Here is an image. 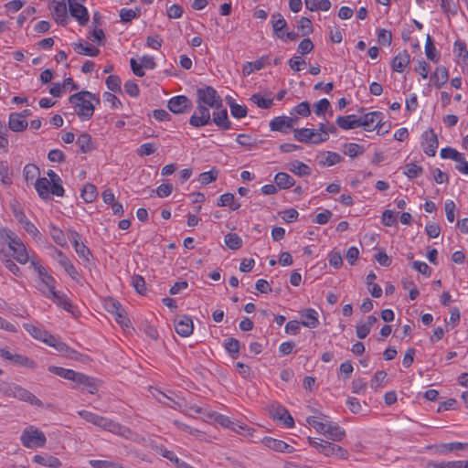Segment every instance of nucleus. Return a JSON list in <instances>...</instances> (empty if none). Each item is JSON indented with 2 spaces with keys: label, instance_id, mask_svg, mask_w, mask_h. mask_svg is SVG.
Returning a JSON list of instances; mask_svg holds the SVG:
<instances>
[{
  "label": "nucleus",
  "instance_id": "obj_1",
  "mask_svg": "<svg viewBox=\"0 0 468 468\" xmlns=\"http://www.w3.org/2000/svg\"><path fill=\"white\" fill-rule=\"evenodd\" d=\"M197 110L189 119V124L199 128L210 122L208 107L219 110L222 108V100L213 87L204 86L197 90Z\"/></svg>",
  "mask_w": 468,
  "mask_h": 468
},
{
  "label": "nucleus",
  "instance_id": "obj_2",
  "mask_svg": "<svg viewBox=\"0 0 468 468\" xmlns=\"http://www.w3.org/2000/svg\"><path fill=\"white\" fill-rule=\"evenodd\" d=\"M5 247L12 251L11 256L20 264H26L30 260L27 247L22 239L7 228L0 229V254L5 253Z\"/></svg>",
  "mask_w": 468,
  "mask_h": 468
},
{
  "label": "nucleus",
  "instance_id": "obj_3",
  "mask_svg": "<svg viewBox=\"0 0 468 468\" xmlns=\"http://www.w3.org/2000/svg\"><path fill=\"white\" fill-rule=\"evenodd\" d=\"M69 101L74 106L76 114L82 121L90 120L93 116L95 105L101 102L99 97L88 90L70 95Z\"/></svg>",
  "mask_w": 468,
  "mask_h": 468
},
{
  "label": "nucleus",
  "instance_id": "obj_4",
  "mask_svg": "<svg viewBox=\"0 0 468 468\" xmlns=\"http://www.w3.org/2000/svg\"><path fill=\"white\" fill-rule=\"evenodd\" d=\"M3 393L9 398H16L22 401L28 402L31 405L42 407V401L27 388L17 384H8Z\"/></svg>",
  "mask_w": 468,
  "mask_h": 468
},
{
  "label": "nucleus",
  "instance_id": "obj_5",
  "mask_svg": "<svg viewBox=\"0 0 468 468\" xmlns=\"http://www.w3.org/2000/svg\"><path fill=\"white\" fill-rule=\"evenodd\" d=\"M0 356L4 360L10 362L15 367L31 370H35L37 367V363L33 358L23 354L13 353L6 347L0 348Z\"/></svg>",
  "mask_w": 468,
  "mask_h": 468
},
{
  "label": "nucleus",
  "instance_id": "obj_6",
  "mask_svg": "<svg viewBox=\"0 0 468 468\" xmlns=\"http://www.w3.org/2000/svg\"><path fill=\"white\" fill-rule=\"evenodd\" d=\"M20 440L22 444L29 449L43 447L47 442L44 432L33 426L23 431Z\"/></svg>",
  "mask_w": 468,
  "mask_h": 468
},
{
  "label": "nucleus",
  "instance_id": "obj_7",
  "mask_svg": "<svg viewBox=\"0 0 468 468\" xmlns=\"http://www.w3.org/2000/svg\"><path fill=\"white\" fill-rule=\"evenodd\" d=\"M30 263L38 274L39 282L37 284V289L42 292V294L55 289L56 281L50 274H48L46 269L35 258L31 259Z\"/></svg>",
  "mask_w": 468,
  "mask_h": 468
},
{
  "label": "nucleus",
  "instance_id": "obj_8",
  "mask_svg": "<svg viewBox=\"0 0 468 468\" xmlns=\"http://www.w3.org/2000/svg\"><path fill=\"white\" fill-rule=\"evenodd\" d=\"M168 109L176 114H183L193 108L192 101L185 95H177L167 102Z\"/></svg>",
  "mask_w": 468,
  "mask_h": 468
},
{
  "label": "nucleus",
  "instance_id": "obj_9",
  "mask_svg": "<svg viewBox=\"0 0 468 468\" xmlns=\"http://www.w3.org/2000/svg\"><path fill=\"white\" fill-rule=\"evenodd\" d=\"M14 217L23 226V229L33 237L34 239H40L41 233L37 228L26 217L24 211L19 208L13 209Z\"/></svg>",
  "mask_w": 468,
  "mask_h": 468
},
{
  "label": "nucleus",
  "instance_id": "obj_10",
  "mask_svg": "<svg viewBox=\"0 0 468 468\" xmlns=\"http://www.w3.org/2000/svg\"><path fill=\"white\" fill-rule=\"evenodd\" d=\"M52 257L73 280L78 281L79 272L70 260L61 250L53 247Z\"/></svg>",
  "mask_w": 468,
  "mask_h": 468
},
{
  "label": "nucleus",
  "instance_id": "obj_11",
  "mask_svg": "<svg viewBox=\"0 0 468 468\" xmlns=\"http://www.w3.org/2000/svg\"><path fill=\"white\" fill-rule=\"evenodd\" d=\"M69 239L72 242L74 250L78 256L84 261L89 262L91 252L90 249L82 242H80V237L77 231H70Z\"/></svg>",
  "mask_w": 468,
  "mask_h": 468
},
{
  "label": "nucleus",
  "instance_id": "obj_12",
  "mask_svg": "<svg viewBox=\"0 0 468 468\" xmlns=\"http://www.w3.org/2000/svg\"><path fill=\"white\" fill-rule=\"evenodd\" d=\"M421 137L424 153L429 156H434L439 145L437 134L431 129L424 132Z\"/></svg>",
  "mask_w": 468,
  "mask_h": 468
},
{
  "label": "nucleus",
  "instance_id": "obj_13",
  "mask_svg": "<svg viewBox=\"0 0 468 468\" xmlns=\"http://www.w3.org/2000/svg\"><path fill=\"white\" fill-rule=\"evenodd\" d=\"M193 321L189 316L179 315L176 318L175 330L179 335L187 337L193 333Z\"/></svg>",
  "mask_w": 468,
  "mask_h": 468
},
{
  "label": "nucleus",
  "instance_id": "obj_14",
  "mask_svg": "<svg viewBox=\"0 0 468 468\" xmlns=\"http://www.w3.org/2000/svg\"><path fill=\"white\" fill-rule=\"evenodd\" d=\"M53 19L61 26H66L69 22L67 15V5L65 0H54L52 6Z\"/></svg>",
  "mask_w": 468,
  "mask_h": 468
},
{
  "label": "nucleus",
  "instance_id": "obj_15",
  "mask_svg": "<svg viewBox=\"0 0 468 468\" xmlns=\"http://www.w3.org/2000/svg\"><path fill=\"white\" fill-rule=\"evenodd\" d=\"M43 295L46 296L47 298H51L57 305L63 308L67 312L73 313V305L71 303V301L63 292L52 289L51 292H46Z\"/></svg>",
  "mask_w": 468,
  "mask_h": 468
},
{
  "label": "nucleus",
  "instance_id": "obj_16",
  "mask_svg": "<svg viewBox=\"0 0 468 468\" xmlns=\"http://www.w3.org/2000/svg\"><path fill=\"white\" fill-rule=\"evenodd\" d=\"M69 10L70 15L77 19L80 25L85 26L89 22V13L87 8L79 2H70L69 4Z\"/></svg>",
  "mask_w": 468,
  "mask_h": 468
},
{
  "label": "nucleus",
  "instance_id": "obj_17",
  "mask_svg": "<svg viewBox=\"0 0 468 468\" xmlns=\"http://www.w3.org/2000/svg\"><path fill=\"white\" fill-rule=\"evenodd\" d=\"M359 127L363 126L367 132L375 131V124L383 120V113L380 112H370L364 116L358 117Z\"/></svg>",
  "mask_w": 468,
  "mask_h": 468
},
{
  "label": "nucleus",
  "instance_id": "obj_18",
  "mask_svg": "<svg viewBox=\"0 0 468 468\" xmlns=\"http://www.w3.org/2000/svg\"><path fill=\"white\" fill-rule=\"evenodd\" d=\"M295 121L296 119L288 116L275 117L270 122V128L271 131L286 133L292 128Z\"/></svg>",
  "mask_w": 468,
  "mask_h": 468
},
{
  "label": "nucleus",
  "instance_id": "obj_19",
  "mask_svg": "<svg viewBox=\"0 0 468 468\" xmlns=\"http://www.w3.org/2000/svg\"><path fill=\"white\" fill-rule=\"evenodd\" d=\"M262 443L269 449L279 452L291 453L294 451V448L283 441L274 439L271 437H265L262 440Z\"/></svg>",
  "mask_w": 468,
  "mask_h": 468
},
{
  "label": "nucleus",
  "instance_id": "obj_20",
  "mask_svg": "<svg viewBox=\"0 0 468 468\" xmlns=\"http://www.w3.org/2000/svg\"><path fill=\"white\" fill-rule=\"evenodd\" d=\"M271 414L274 420H280L287 428L294 426V420L290 412L282 406H273Z\"/></svg>",
  "mask_w": 468,
  "mask_h": 468
},
{
  "label": "nucleus",
  "instance_id": "obj_21",
  "mask_svg": "<svg viewBox=\"0 0 468 468\" xmlns=\"http://www.w3.org/2000/svg\"><path fill=\"white\" fill-rule=\"evenodd\" d=\"M103 429L130 440L133 439V435L134 434L133 431L128 427L109 419H107L105 427Z\"/></svg>",
  "mask_w": 468,
  "mask_h": 468
},
{
  "label": "nucleus",
  "instance_id": "obj_22",
  "mask_svg": "<svg viewBox=\"0 0 468 468\" xmlns=\"http://www.w3.org/2000/svg\"><path fill=\"white\" fill-rule=\"evenodd\" d=\"M73 382L86 388L87 391L90 394H95L98 391V384L95 378H90L83 373L77 372Z\"/></svg>",
  "mask_w": 468,
  "mask_h": 468
},
{
  "label": "nucleus",
  "instance_id": "obj_23",
  "mask_svg": "<svg viewBox=\"0 0 468 468\" xmlns=\"http://www.w3.org/2000/svg\"><path fill=\"white\" fill-rule=\"evenodd\" d=\"M28 126V122L18 115V112H11L8 118V128L15 132L20 133L25 131Z\"/></svg>",
  "mask_w": 468,
  "mask_h": 468
},
{
  "label": "nucleus",
  "instance_id": "obj_24",
  "mask_svg": "<svg viewBox=\"0 0 468 468\" xmlns=\"http://www.w3.org/2000/svg\"><path fill=\"white\" fill-rule=\"evenodd\" d=\"M410 56L407 50H403L396 55L391 61L392 70L396 72H402L404 69L410 64Z\"/></svg>",
  "mask_w": 468,
  "mask_h": 468
},
{
  "label": "nucleus",
  "instance_id": "obj_25",
  "mask_svg": "<svg viewBox=\"0 0 468 468\" xmlns=\"http://www.w3.org/2000/svg\"><path fill=\"white\" fill-rule=\"evenodd\" d=\"M271 24L274 35L284 40L283 29L287 27V22L280 13H274L271 15Z\"/></svg>",
  "mask_w": 468,
  "mask_h": 468
},
{
  "label": "nucleus",
  "instance_id": "obj_26",
  "mask_svg": "<svg viewBox=\"0 0 468 468\" xmlns=\"http://www.w3.org/2000/svg\"><path fill=\"white\" fill-rule=\"evenodd\" d=\"M328 439L340 441L346 435V432L336 423L327 422L325 431L323 433Z\"/></svg>",
  "mask_w": 468,
  "mask_h": 468
},
{
  "label": "nucleus",
  "instance_id": "obj_27",
  "mask_svg": "<svg viewBox=\"0 0 468 468\" xmlns=\"http://www.w3.org/2000/svg\"><path fill=\"white\" fill-rule=\"evenodd\" d=\"M335 122L343 130H349L359 127L358 117L355 114L338 116Z\"/></svg>",
  "mask_w": 468,
  "mask_h": 468
},
{
  "label": "nucleus",
  "instance_id": "obj_28",
  "mask_svg": "<svg viewBox=\"0 0 468 468\" xmlns=\"http://www.w3.org/2000/svg\"><path fill=\"white\" fill-rule=\"evenodd\" d=\"M304 320L302 321V325L308 328H315L319 324L318 314L313 308H308L301 313Z\"/></svg>",
  "mask_w": 468,
  "mask_h": 468
},
{
  "label": "nucleus",
  "instance_id": "obj_29",
  "mask_svg": "<svg viewBox=\"0 0 468 468\" xmlns=\"http://www.w3.org/2000/svg\"><path fill=\"white\" fill-rule=\"evenodd\" d=\"M213 122L222 130H229L231 128V122L228 117V112L226 109H221L218 112H213Z\"/></svg>",
  "mask_w": 468,
  "mask_h": 468
},
{
  "label": "nucleus",
  "instance_id": "obj_30",
  "mask_svg": "<svg viewBox=\"0 0 468 468\" xmlns=\"http://www.w3.org/2000/svg\"><path fill=\"white\" fill-rule=\"evenodd\" d=\"M448 70L445 67H437L431 76V80L437 88H441L448 80Z\"/></svg>",
  "mask_w": 468,
  "mask_h": 468
},
{
  "label": "nucleus",
  "instance_id": "obj_31",
  "mask_svg": "<svg viewBox=\"0 0 468 468\" xmlns=\"http://www.w3.org/2000/svg\"><path fill=\"white\" fill-rule=\"evenodd\" d=\"M78 414L86 421L90 422L98 427L104 428L107 418L97 415L88 410H80Z\"/></svg>",
  "mask_w": 468,
  "mask_h": 468
},
{
  "label": "nucleus",
  "instance_id": "obj_32",
  "mask_svg": "<svg viewBox=\"0 0 468 468\" xmlns=\"http://www.w3.org/2000/svg\"><path fill=\"white\" fill-rule=\"evenodd\" d=\"M50 181L47 177H38L35 183V188L42 199H49Z\"/></svg>",
  "mask_w": 468,
  "mask_h": 468
},
{
  "label": "nucleus",
  "instance_id": "obj_33",
  "mask_svg": "<svg viewBox=\"0 0 468 468\" xmlns=\"http://www.w3.org/2000/svg\"><path fill=\"white\" fill-rule=\"evenodd\" d=\"M25 330L30 334L34 338L44 342L45 344L48 340V336L51 335L48 332L42 330L31 324H23Z\"/></svg>",
  "mask_w": 468,
  "mask_h": 468
},
{
  "label": "nucleus",
  "instance_id": "obj_34",
  "mask_svg": "<svg viewBox=\"0 0 468 468\" xmlns=\"http://www.w3.org/2000/svg\"><path fill=\"white\" fill-rule=\"evenodd\" d=\"M274 182L280 189H288L295 183L293 177L284 172L277 173L274 176Z\"/></svg>",
  "mask_w": 468,
  "mask_h": 468
},
{
  "label": "nucleus",
  "instance_id": "obj_35",
  "mask_svg": "<svg viewBox=\"0 0 468 468\" xmlns=\"http://www.w3.org/2000/svg\"><path fill=\"white\" fill-rule=\"evenodd\" d=\"M437 450L440 453H446L453 451H467L468 452V442H448L441 443L437 446Z\"/></svg>",
  "mask_w": 468,
  "mask_h": 468
},
{
  "label": "nucleus",
  "instance_id": "obj_36",
  "mask_svg": "<svg viewBox=\"0 0 468 468\" xmlns=\"http://www.w3.org/2000/svg\"><path fill=\"white\" fill-rule=\"evenodd\" d=\"M76 144H78L80 151L82 154H87L95 148L92 143L91 136L87 133H81L78 137Z\"/></svg>",
  "mask_w": 468,
  "mask_h": 468
},
{
  "label": "nucleus",
  "instance_id": "obj_37",
  "mask_svg": "<svg viewBox=\"0 0 468 468\" xmlns=\"http://www.w3.org/2000/svg\"><path fill=\"white\" fill-rule=\"evenodd\" d=\"M33 461L40 465L48 466L51 468H58L61 465V462L58 458L51 455H35Z\"/></svg>",
  "mask_w": 468,
  "mask_h": 468
},
{
  "label": "nucleus",
  "instance_id": "obj_38",
  "mask_svg": "<svg viewBox=\"0 0 468 468\" xmlns=\"http://www.w3.org/2000/svg\"><path fill=\"white\" fill-rule=\"evenodd\" d=\"M72 47L74 51L80 55L96 57L100 54L99 48L88 44L84 45L82 42L74 43L72 44Z\"/></svg>",
  "mask_w": 468,
  "mask_h": 468
},
{
  "label": "nucleus",
  "instance_id": "obj_39",
  "mask_svg": "<svg viewBox=\"0 0 468 468\" xmlns=\"http://www.w3.org/2000/svg\"><path fill=\"white\" fill-rule=\"evenodd\" d=\"M314 135V129L300 128L293 130V137L300 143L312 144V137Z\"/></svg>",
  "mask_w": 468,
  "mask_h": 468
},
{
  "label": "nucleus",
  "instance_id": "obj_40",
  "mask_svg": "<svg viewBox=\"0 0 468 468\" xmlns=\"http://www.w3.org/2000/svg\"><path fill=\"white\" fill-rule=\"evenodd\" d=\"M224 347L233 359H236L239 356L240 343L238 339L234 337H229L225 339Z\"/></svg>",
  "mask_w": 468,
  "mask_h": 468
},
{
  "label": "nucleus",
  "instance_id": "obj_41",
  "mask_svg": "<svg viewBox=\"0 0 468 468\" xmlns=\"http://www.w3.org/2000/svg\"><path fill=\"white\" fill-rule=\"evenodd\" d=\"M80 196L86 203L93 202L98 197L96 186L90 183L85 184L81 190Z\"/></svg>",
  "mask_w": 468,
  "mask_h": 468
},
{
  "label": "nucleus",
  "instance_id": "obj_42",
  "mask_svg": "<svg viewBox=\"0 0 468 468\" xmlns=\"http://www.w3.org/2000/svg\"><path fill=\"white\" fill-rule=\"evenodd\" d=\"M289 169L299 176H308L311 175V168L304 163L298 160L292 162Z\"/></svg>",
  "mask_w": 468,
  "mask_h": 468
},
{
  "label": "nucleus",
  "instance_id": "obj_43",
  "mask_svg": "<svg viewBox=\"0 0 468 468\" xmlns=\"http://www.w3.org/2000/svg\"><path fill=\"white\" fill-rule=\"evenodd\" d=\"M0 176L3 185L11 186L13 184V172L5 161H0Z\"/></svg>",
  "mask_w": 468,
  "mask_h": 468
},
{
  "label": "nucleus",
  "instance_id": "obj_44",
  "mask_svg": "<svg viewBox=\"0 0 468 468\" xmlns=\"http://www.w3.org/2000/svg\"><path fill=\"white\" fill-rule=\"evenodd\" d=\"M48 369L50 373H53L60 378L72 381L74 380L77 374V372L72 369H68L56 366H49Z\"/></svg>",
  "mask_w": 468,
  "mask_h": 468
},
{
  "label": "nucleus",
  "instance_id": "obj_45",
  "mask_svg": "<svg viewBox=\"0 0 468 468\" xmlns=\"http://www.w3.org/2000/svg\"><path fill=\"white\" fill-rule=\"evenodd\" d=\"M160 454L168 459L170 462H172L176 468H194L191 465H189L187 463L180 460L176 457V455L172 451H168L166 449H161Z\"/></svg>",
  "mask_w": 468,
  "mask_h": 468
},
{
  "label": "nucleus",
  "instance_id": "obj_46",
  "mask_svg": "<svg viewBox=\"0 0 468 468\" xmlns=\"http://www.w3.org/2000/svg\"><path fill=\"white\" fill-rule=\"evenodd\" d=\"M425 54L428 59H430L432 62H438L439 60V55L438 51L434 46L433 40L430 35H427L426 37V43H425Z\"/></svg>",
  "mask_w": 468,
  "mask_h": 468
},
{
  "label": "nucleus",
  "instance_id": "obj_47",
  "mask_svg": "<svg viewBox=\"0 0 468 468\" xmlns=\"http://www.w3.org/2000/svg\"><path fill=\"white\" fill-rule=\"evenodd\" d=\"M364 153V147L355 143L344 144V154L351 158H355Z\"/></svg>",
  "mask_w": 468,
  "mask_h": 468
},
{
  "label": "nucleus",
  "instance_id": "obj_48",
  "mask_svg": "<svg viewBox=\"0 0 468 468\" xmlns=\"http://www.w3.org/2000/svg\"><path fill=\"white\" fill-rule=\"evenodd\" d=\"M453 51L457 57L462 58V62L464 65H468V50L464 42L460 40L455 41Z\"/></svg>",
  "mask_w": 468,
  "mask_h": 468
},
{
  "label": "nucleus",
  "instance_id": "obj_49",
  "mask_svg": "<svg viewBox=\"0 0 468 468\" xmlns=\"http://www.w3.org/2000/svg\"><path fill=\"white\" fill-rule=\"evenodd\" d=\"M325 154V158L319 161V164L322 166H332L339 164L343 160V157L335 152L327 151Z\"/></svg>",
  "mask_w": 468,
  "mask_h": 468
},
{
  "label": "nucleus",
  "instance_id": "obj_50",
  "mask_svg": "<svg viewBox=\"0 0 468 468\" xmlns=\"http://www.w3.org/2000/svg\"><path fill=\"white\" fill-rule=\"evenodd\" d=\"M225 243L230 250H236L241 248L242 239L236 233H228L225 236Z\"/></svg>",
  "mask_w": 468,
  "mask_h": 468
},
{
  "label": "nucleus",
  "instance_id": "obj_51",
  "mask_svg": "<svg viewBox=\"0 0 468 468\" xmlns=\"http://www.w3.org/2000/svg\"><path fill=\"white\" fill-rule=\"evenodd\" d=\"M49 233L52 239L59 246L66 244V238L63 231L53 224L49 225Z\"/></svg>",
  "mask_w": 468,
  "mask_h": 468
},
{
  "label": "nucleus",
  "instance_id": "obj_52",
  "mask_svg": "<svg viewBox=\"0 0 468 468\" xmlns=\"http://www.w3.org/2000/svg\"><path fill=\"white\" fill-rule=\"evenodd\" d=\"M141 15L140 8H136L135 10L128 9V8H122L120 10V17L122 22L123 23H129L133 18L139 17Z\"/></svg>",
  "mask_w": 468,
  "mask_h": 468
},
{
  "label": "nucleus",
  "instance_id": "obj_53",
  "mask_svg": "<svg viewBox=\"0 0 468 468\" xmlns=\"http://www.w3.org/2000/svg\"><path fill=\"white\" fill-rule=\"evenodd\" d=\"M1 261L4 266L13 274L19 276L20 275V268L14 262V261L6 254H0Z\"/></svg>",
  "mask_w": 468,
  "mask_h": 468
},
{
  "label": "nucleus",
  "instance_id": "obj_54",
  "mask_svg": "<svg viewBox=\"0 0 468 468\" xmlns=\"http://www.w3.org/2000/svg\"><path fill=\"white\" fill-rule=\"evenodd\" d=\"M250 101L261 109H270L273 105L272 99H265L260 93L253 94Z\"/></svg>",
  "mask_w": 468,
  "mask_h": 468
},
{
  "label": "nucleus",
  "instance_id": "obj_55",
  "mask_svg": "<svg viewBox=\"0 0 468 468\" xmlns=\"http://www.w3.org/2000/svg\"><path fill=\"white\" fill-rule=\"evenodd\" d=\"M89 463L92 468H123L119 463L104 460H90Z\"/></svg>",
  "mask_w": 468,
  "mask_h": 468
},
{
  "label": "nucleus",
  "instance_id": "obj_56",
  "mask_svg": "<svg viewBox=\"0 0 468 468\" xmlns=\"http://www.w3.org/2000/svg\"><path fill=\"white\" fill-rule=\"evenodd\" d=\"M463 461H450L442 463L431 462L427 468H463Z\"/></svg>",
  "mask_w": 468,
  "mask_h": 468
},
{
  "label": "nucleus",
  "instance_id": "obj_57",
  "mask_svg": "<svg viewBox=\"0 0 468 468\" xmlns=\"http://www.w3.org/2000/svg\"><path fill=\"white\" fill-rule=\"evenodd\" d=\"M405 168L404 175L410 179L418 177L423 173V168L413 163L407 164Z\"/></svg>",
  "mask_w": 468,
  "mask_h": 468
},
{
  "label": "nucleus",
  "instance_id": "obj_58",
  "mask_svg": "<svg viewBox=\"0 0 468 468\" xmlns=\"http://www.w3.org/2000/svg\"><path fill=\"white\" fill-rule=\"evenodd\" d=\"M132 286L135 291L144 295L146 292L145 281L143 276L135 274L132 277Z\"/></svg>",
  "mask_w": 468,
  "mask_h": 468
},
{
  "label": "nucleus",
  "instance_id": "obj_59",
  "mask_svg": "<svg viewBox=\"0 0 468 468\" xmlns=\"http://www.w3.org/2000/svg\"><path fill=\"white\" fill-rule=\"evenodd\" d=\"M441 158H450L453 161H462L463 154L452 147L442 148L441 150Z\"/></svg>",
  "mask_w": 468,
  "mask_h": 468
},
{
  "label": "nucleus",
  "instance_id": "obj_60",
  "mask_svg": "<svg viewBox=\"0 0 468 468\" xmlns=\"http://www.w3.org/2000/svg\"><path fill=\"white\" fill-rule=\"evenodd\" d=\"M39 168L34 164H27L25 165L23 175L27 182L33 180L36 176H39Z\"/></svg>",
  "mask_w": 468,
  "mask_h": 468
},
{
  "label": "nucleus",
  "instance_id": "obj_61",
  "mask_svg": "<svg viewBox=\"0 0 468 468\" xmlns=\"http://www.w3.org/2000/svg\"><path fill=\"white\" fill-rule=\"evenodd\" d=\"M218 172L217 169L212 168L210 171L203 172L199 175L198 181L202 185H208L211 182H214L217 180Z\"/></svg>",
  "mask_w": 468,
  "mask_h": 468
},
{
  "label": "nucleus",
  "instance_id": "obj_62",
  "mask_svg": "<svg viewBox=\"0 0 468 468\" xmlns=\"http://www.w3.org/2000/svg\"><path fill=\"white\" fill-rule=\"evenodd\" d=\"M47 345L56 348L58 351L64 353V356H66L69 346H68L64 342L58 340L54 335L48 336V340L46 343Z\"/></svg>",
  "mask_w": 468,
  "mask_h": 468
},
{
  "label": "nucleus",
  "instance_id": "obj_63",
  "mask_svg": "<svg viewBox=\"0 0 468 468\" xmlns=\"http://www.w3.org/2000/svg\"><path fill=\"white\" fill-rule=\"evenodd\" d=\"M297 27L302 32L303 36H308L313 32L312 21L305 16L300 18Z\"/></svg>",
  "mask_w": 468,
  "mask_h": 468
},
{
  "label": "nucleus",
  "instance_id": "obj_64",
  "mask_svg": "<svg viewBox=\"0 0 468 468\" xmlns=\"http://www.w3.org/2000/svg\"><path fill=\"white\" fill-rule=\"evenodd\" d=\"M107 88L113 92H122L121 79L117 75H110L106 79Z\"/></svg>",
  "mask_w": 468,
  "mask_h": 468
}]
</instances>
